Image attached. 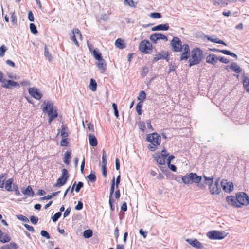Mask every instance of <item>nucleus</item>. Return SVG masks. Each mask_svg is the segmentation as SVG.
Returning <instances> with one entry per match:
<instances>
[{
	"label": "nucleus",
	"mask_w": 249,
	"mask_h": 249,
	"mask_svg": "<svg viewBox=\"0 0 249 249\" xmlns=\"http://www.w3.org/2000/svg\"><path fill=\"white\" fill-rule=\"evenodd\" d=\"M142 102H139L136 105V111H137L138 114L139 115H141L142 114Z\"/></svg>",
	"instance_id": "nucleus-38"
},
{
	"label": "nucleus",
	"mask_w": 249,
	"mask_h": 249,
	"mask_svg": "<svg viewBox=\"0 0 249 249\" xmlns=\"http://www.w3.org/2000/svg\"><path fill=\"white\" fill-rule=\"evenodd\" d=\"M87 178L91 182H94L96 180V177L93 173H91L87 176Z\"/></svg>",
	"instance_id": "nucleus-43"
},
{
	"label": "nucleus",
	"mask_w": 249,
	"mask_h": 249,
	"mask_svg": "<svg viewBox=\"0 0 249 249\" xmlns=\"http://www.w3.org/2000/svg\"><path fill=\"white\" fill-rule=\"evenodd\" d=\"M186 241L193 247L199 249H201L203 248V244L199 241H198L196 239H187L186 240Z\"/></svg>",
	"instance_id": "nucleus-16"
},
{
	"label": "nucleus",
	"mask_w": 249,
	"mask_h": 249,
	"mask_svg": "<svg viewBox=\"0 0 249 249\" xmlns=\"http://www.w3.org/2000/svg\"><path fill=\"white\" fill-rule=\"evenodd\" d=\"M139 50L144 54H150L152 52L153 46L148 40L144 39L140 42Z\"/></svg>",
	"instance_id": "nucleus-8"
},
{
	"label": "nucleus",
	"mask_w": 249,
	"mask_h": 249,
	"mask_svg": "<svg viewBox=\"0 0 249 249\" xmlns=\"http://www.w3.org/2000/svg\"><path fill=\"white\" fill-rule=\"evenodd\" d=\"M112 107L114 110V115L116 117V118H118L119 117V112L117 109V105L115 103H113Z\"/></svg>",
	"instance_id": "nucleus-51"
},
{
	"label": "nucleus",
	"mask_w": 249,
	"mask_h": 249,
	"mask_svg": "<svg viewBox=\"0 0 249 249\" xmlns=\"http://www.w3.org/2000/svg\"><path fill=\"white\" fill-rule=\"evenodd\" d=\"M69 143L67 138H63L60 142V144L62 146H67Z\"/></svg>",
	"instance_id": "nucleus-50"
},
{
	"label": "nucleus",
	"mask_w": 249,
	"mask_h": 249,
	"mask_svg": "<svg viewBox=\"0 0 249 249\" xmlns=\"http://www.w3.org/2000/svg\"><path fill=\"white\" fill-rule=\"evenodd\" d=\"M30 220L33 224H36L38 222V219L37 217L32 216L30 217Z\"/></svg>",
	"instance_id": "nucleus-60"
},
{
	"label": "nucleus",
	"mask_w": 249,
	"mask_h": 249,
	"mask_svg": "<svg viewBox=\"0 0 249 249\" xmlns=\"http://www.w3.org/2000/svg\"><path fill=\"white\" fill-rule=\"evenodd\" d=\"M41 108L44 113H47L49 124L58 117L57 110L54 107L53 103L51 101H44L41 106Z\"/></svg>",
	"instance_id": "nucleus-3"
},
{
	"label": "nucleus",
	"mask_w": 249,
	"mask_h": 249,
	"mask_svg": "<svg viewBox=\"0 0 249 249\" xmlns=\"http://www.w3.org/2000/svg\"><path fill=\"white\" fill-rule=\"evenodd\" d=\"M149 69L146 66L143 67L142 68V70L141 71V75L142 77L145 76L147 73H148Z\"/></svg>",
	"instance_id": "nucleus-45"
},
{
	"label": "nucleus",
	"mask_w": 249,
	"mask_h": 249,
	"mask_svg": "<svg viewBox=\"0 0 249 249\" xmlns=\"http://www.w3.org/2000/svg\"><path fill=\"white\" fill-rule=\"evenodd\" d=\"M30 29L31 32L32 33L36 34L37 33V29L36 27V26L34 24H33V23L30 24Z\"/></svg>",
	"instance_id": "nucleus-48"
},
{
	"label": "nucleus",
	"mask_w": 249,
	"mask_h": 249,
	"mask_svg": "<svg viewBox=\"0 0 249 249\" xmlns=\"http://www.w3.org/2000/svg\"><path fill=\"white\" fill-rule=\"evenodd\" d=\"M158 36H159V40L160 39L164 40L166 41L168 40V38H167V36L163 34L158 33Z\"/></svg>",
	"instance_id": "nucleus-58"
},
{
	"label": "nucleus",
	"mask_w": 249,
	"mask_h": 249,
	"mask_svg": "<svg viewBox=\"0 0 249 249\" xmlns=\"http://www.w3.org/2000/svg\"><path fill=\"white\" fill-rule=\"evenodd\" d=\"M96 65L102 73L105 72L107 68V64L104 59L102 58L99 60H97V62H96Z\"/></svg>",
	"instance_id": "nucleus-18"
},
{
	"label": "nucleus",
	"mask_w": 249,
	"mask_h": 249,
	"mask_svg": "<svg viewBox=\"0 0 249 249\" xmlns=\"http://www.w3.org/2000/svg\"><path fill=\"white\" fill-rule=\"evenodd\" d=\"M41 235L42 236L45 237L47 239L50 238V236L49 234L46 231L42 230L41 231Z\"/></svg>",
	"instance_id": "nucleus-56"
},
{
	"label": "nucleus",
	"mask_w": 249,
	"mask_h": 249,
	"mask_svg": "<svg viewBox=\"0 0 249 249\" xmlns=\"http://www.w3.org/2000/svg\"><path fill=\"white\" fill-rule=\"evenodd\" d=\"M61 136L62 138H67L68 136V129L65 125H62Z\"/></svg>",
	"instance_id": "nucleus-26"
},
{
	"label": "nucleus",
	"mask_w": 249,
	"mask_h": 249,
	"mask_svg": "<svg viewBox=\"0 0 249 249\" xmlns=\"http://www.w3.org/2000/svg\"><path fill=\"white\" fill-rule=\"evenodd\" d=\"M226 199L229 205L235 208H240L249 204V196L245 193L242 192L236 193L235 196H228Z\"/></svg>",
	"instance_id": "nucleus-2"
},
{
	"label": "nucleus",
	"mask_w": 249,
	"mask_h": 249,
	"mask_svg": "<svg viewBox=\"0 0 249 249\" xmlns=\"http://www.w3.org/2000/svg\"><path fill=\"white\" fill-rule=\"evenodd\" d=\"M11 21L12 22L14 23V24H16L17 23V17L15 14L14 12L12 13V15H11Z\"/></svg>",
	"instance_id": "nucleus-61"
},
{
	"label": "nucleus",
	"mask_w": 249,
	"mask_h": 249,
	"mask_svg": "<svg viewBox=\"0 0 249 249\" xmlns=\"http://www.w3.org/2000/svg\"><path fill=\"white\" fill-rule=\"evenodd\" d=\"M115 44L116 47L119 48L120 49H123L126 47V44L124 40L121 38H118L115 41Z\"/></svg>",
	"instance_id": "nucleus-21"
},
{
	"label": "nucleus",
	"mask_w": 249,
	"mask_h": 249,
	"mask_svg": "<svg viewBox=\"0 0 249 249\" xmlns=\"http://www.w3.org/2000/svg\"><path fill=\"white\" fill-rule=\"evenodd\" d=\"M243 87L246 90L249 86V78L244 77L243 79Z\"/></svg>",
	"instance_id": "nucleus-39"
},
{
	"label": "nucleus",
	"mask_w": 249,
	"mask_h": 249,
	"mask_svg": "<svg viewBox=\"0 0 249 249\" xmlns=\"http://www.w3.org/2000/svg\"><path fill=\"white\" fill-rule=\"evenodd\" d=\"M146 98V94L145 92L143 90L141 91L139 93V96L138 97V99L139 100L142 101V102Z\"/></svg>",
	"instance_id": "nucleus-44"
},
{
	"label": "nucleus",
	"mask_w": 249,
	"mask_h": 249,
	"mask_svg": "<svg viewBox=\"0 0 249 249\" xmlns=\"http://www.w3.org/2000/svg\"><path fill=\"white\" fill-rule=\"evenodd\" d=\"M139 128L143 132L145 131V125L143 122L140 121L138 123Z\"/></svg>",
	"instance_id": "nucleus-41"
},
{
	"label": "nucleus",
	"mask_w": 249,
	"mask_h": 249,
	"mask_svg": "<svg viewBox=\"0 0 249 249\" xmlns=\"http://www.w3.org/2000/svg\"><path fill=\"white\" fill-rule=\"evenodd\" d=\"M62 213L61 212H57L52 217V220L53 222H56L61 216Z\"/></svg>",
	"instance_id": "nucleus-49"
},
{
	"label": "nucleus",
	"mask_w": 249,
	"mask_h": 249,
	"mask_svg": "<svg viewBox=\"0 0 249 249\" xmlns=\"http://www.w3.org/2000/svg\"><path fill=\"white\" fill-rule=\"evenodd\" d=\"M13 191L15 192V194L17 196L20 195V192L19 191L18 186L17 185L13 184Z\"/></svg>",
	"instance_id": "nucleus-57"
},
{
	"label": "nucleus",
	"mask_w": 249,
	"mask_h": 249,
	"mask_svg": "<svg viewBox=\"0 0 249 249\" xmlns=\"http://www.w3.org/2000/svg\"><path fill=\"white\" fill-rule=\"evenodd\" d=\"M83 208V203L81 201L78 202L77 205L75 206V209L77 210H80Z\"/></svg>",
	"instance_id": "nucleus-64"
},
{
	"label": "nucleus",
	"mask_w": 249,
	"mask_h": 249,
	"mask_svg": "<svg viewBox=\"0 0 249 249\" xmlns=\"http://www.w3.org/2000/svg\"><path fill=\"white\" fill-rule=\"evenodd\" d=\"M207 236L210 239H222L225 237L222 232L213 231L207 233Z\"/></svg>",
	"instance_id": "nucleus-13"
},
{
	"label": "nucleus",
	"mask_w": 249,
	"mask_h": 249,
	"mask_svg": "<svg viewBox=\"0 0 249 249\" xmlns=\"http://www.w3.org/2000/svg\"><path fill=\"white\" fill-rule=\"evenodd\" d=\"M71 40L77 46H79V44L77 40L78 38L79 40H82V36L80 30L77 28H75L72 30V34L71 35Z\"/></svg>",
	"instance_id": "nucleus-10"
},
{
	"label": "nucleus",
	"mask_w": 249,
	"mask_h": 249,
	"mask_svg": "<svg viewBox=\"0 0 249 249\" xmlns=\"http://www.w3.org/2000/svg\"><path fill=\"white\" fill-rule=\"evenodd\" d=\"M169 26L168 23L160 24L152 28V31H167L169 29Z\"/></svg>",
	"instance_id": "nucleus-20"
},
{
	"label": "nucleus",
	"mask_w": 249,
	"mask_h": 249,
	"mask_svg": "<svg viewBox=\"0 0 249 249\" xmlns=\"http://www.w3.org/2000/svg\"><path fill=\"white\" fill-rule=\"evenodd\" d=\"M182 180L184 183L187 184H191L193 182L198 183L202 180V177L198 176L196 173H190L182 176Z\"/></svg>",
	"instance_id": "nucleus-7"
},
{
	"label": "nucleus",
	"mask_w": 249,
	"mask_h": 249,
	"mask_svg": "<svg viewBox=\"0 0 249 249\" xmlns=\"http://www.w3.org/2000/svg\"><path fill=\"white\" fill-rule=\"evenodd\" d=\"M69 177L68 170L64 168L62 170V175L57 180V182L54 184L55 187H61L64 185L67 182Z\"/></svg>",
	"instance_id": "nucleus-9"
},
{
	"label": "nucleus",
	"mask_w": 249,
	"mask_h": 249,
	"mask_svg": "<svg viewBox=\"0 0 249 249\" xmlns=\"http://www.w3.org/2000/svg\"><path fill=\"white\" fill-rule=\"evenodd\" d=\"M115 184V177H114L112 180L111 181V187H110V192L109 198H112V195L114 192Z\"/></svg>",
	"instance_id": "nucleus-40"
},
{
	"label": "nucleus",
	"mask_w": 249,
	"mask_h": 249,
	"mask_svg": "<svg viewBox=\"0 0 249 249\" xmlns=\"http://www.w3.org/2000/svg\"><path fill=\"white\" fill-rule=\"evenodd\" d=\"M102 166H107V156L106 153L104 150L103 151L102 157Z\"/></svg>",
	"instance_id": "nucleus-42"
},
{
	"label": "nucleus",
	"mask_w": 249,
	"mask_h": 249,
	"mask_svg": "<svg viewBox=\"0 0 249 249\" xmlns=\"http://www.w3.org/2000/svg\"><path fill=\"white\" fill-rule=\"evenodd\" d=\"M231 68L235 72L239 73L241 72V69L238 66L236 63L233 62L231 64Z\"/></svg>",
	"instance_id": "nucleus-28"
},
{
	"label": "nucleus",
	"mask_w": 249,
	"mask_h": 249,
	"mask_svg": "<svg viewBox=\"0 0 249 249\" xmlns=\"http://www.w3.org/2000/svg\"><path fill=\"white\" fill-rule=\"evenodd\" d=\"M150 39L153 43H156L157 41L159 40L158 33L152 34L150 36Z\"/></svg>",
	"instance_id": "nucleus-35"
},
{
	"label": "nucleus",
	"mask_w": 249,
	"mask_h": 249,
	"mask_svg": "<svg viewBox=\"0 0 249 249\" xmlns=\"http://www.w3.org/2000/svg\"><path fill=\"white\" fill-rule=\"evenodd\" d=\"M92 231L90 229L85 230L83 233V236L85 238H89L91 237L92 236Z\"/></svg>",
	"instance_id": "nucleus-33"
},
{
	"label": "nucleus",
	"mask_w": 249,
	"mask_h": 249,
	"mask_svg": "<svg viewBox=\"0 0 249 249\" xmlns=\"http://www.w3.org/2000/svg\"><path fill=\"white\" fill-rule=\"evenodd\" d=\"M92 54L97 60H99L100 59L102 58L101 53L97 49H94L92 51Z\"/></svg>",
	"instance_id": "nucleus-29"
},
{
	"label": "nucleus",
	"mask_w": 249,
	"mask_h": 249,
	"mask_svg": "<svg viewBox=\"0 0 249 249\" xmlns=\"http://www.w3.org/2000/svg\"><path fill=\"white\" fill-rule=\"evenodd\" d=\"M213 51H217L222 53L229 55L231 52L226 50H219V49H213Z\"/></svg>",
	"instance_id": "nucleus-54"
},
{
	"label": "nucleus",
	"mask_w": 249,
	"mask_h": 249,
	"mask_svg": "<svg viewBox=\"0 0 249 249\" xmlns=\"http://www.w3.org/2000/svg\"><path fill=\"white\" fill-rule=\"evenodd\" d=\"M160 59H165L168 61L169 54L167 52L161 51L160 53H157L153 58L152 63H154Z\"/></svg>",
	"instance_id": "nucleus-12"
},
{
	"label": "nucleus",
	"mask_w": 249,
	"mask_h": 249,
	"mask_svg": "<svg viewBox=\"0 0 249 249\" xmlns=\"http://www.w3.org/2000/svg\"><path fill=\"white\" fill-rule=\"evenodd\" d=\"M28 18V19L30 21H33L34 20V15L31 11H29Z\"/></svg>",
	"instance_id": "nucleus-59"
},
{
	"label": "nucleus",
	"mask_w": 249,
	"mask_h": 249,
	"mask_svg": "<svg viewBox=\"0 0 249 249\" xmlns=\"http://www.w3.org/2000/svg\"><path fill=\"white\" fill-rule=\"evenodd\" d=\"M124 4H127L132 7H136V6L133 0H124Z\"/></svg>",
	"instance_id": "nucleus-46"
},
{
	"label": "nucleus",
	"mask_w": 249,
	"mask_h": 249,
	"mask_svg": "<svg viewBox=\"0 0 249 249\" xmlns=\"http://www.w3.org/2000/svg\"><path fill=\"white\" fill-rule=\"evenodd\" d=\"M169 153L167 152V150L165 149H163L161 151V156H163V157L165 158L166 159L168 156Z\"/></svg>",
	"instance_id": "nucleus-62"
},
{
	"label": "nucleus",
	"mask_w": 249,
	"mask_h": 249,
	"mask_svg": "<svg viewBox=\"0 0 249 249\" xmlns=\"http://www.w3.org/2000/svg\"><path fill=\"white\" fill-rule=\"evenodd\" d=\"M6 51V47L4 45H2L0 48V56L3 57Z\"/></svg>",
	"instance_id": "nucleus-47"
},
{
	"label": "nucleus",
	"mask_w": 249,
	"mask_h": 249,
	"mask_svg": "<svg viewBox=\"0 0 249 249\" xmlns=\"http://www.w3.org/2000/svg\"><path fill=\"white\" fill-rule=\"evenodd\" d=\"M83 183L82 182H79L78 184L76 185L75 188V192L78 193L79 192L80 189L83 187Z\"/></svg>",
	"instance_id": "nucleus-55"
},
{
	"label": "nucleus",
	"mask_w": 249,
	"mask_h": 249,
	"mask_svg": "<svg viewBox=\"0 0 249 249\" xmlns=\"http://www.w3.org/2000/svg\"><path fill=\"white\" fill-rule=\"evenodd\" d=\"M204 178L205 184L209 185V190L211 193L213 195L218 194L221 191V189L219 186L218 181L213 183V177H207L204 176Z\"/></svg>",
	"instance_id": "nucleus-6"
},
{
	"label": "nucleus",
	"mask_w": 249,
	"mask_h": 249,
	"mask_svg": "<svg viewBox=\"0 0 249 249\" xmlns=\"http://www.w3.org/2000/svg\"><path fill=\"white\" fill-rule=\"evenodd\" d=\"M24 226L26 228V229L28 230L29 231H31V232L34 231V229L33 226H30L28 224H24Z\"/></svg>",
	"instance_id": "nucleus-63"
},
{
	"label": "nucleus",
	"mask_w": 249,
	"mask_h": 249,
	"mask_svg": "<svg viewBox=\"0 0 249 249\" xmlns=\"http://www.w3.org/2000/svg\"><path fill=\"white\" fill-rule=\"evenodd\" d=\"M208 40L210 41H211V42H212L222 44V45H224L225 46L227 45L226 44V43L223 40H221L219 39L218 38H213L211 37H208Z\"/></svg>",
	"instance_id": "nucleus-31"
},
{
	"label": "nucleus",
	"mask_w": 249,
	"mask_h": 249,
	"mask_svg": "<svg viewBox=\"0 0 249 249\" xmlns=\"http://www.w3.org/2000/svg\"><path fill=\"white\" fill-rule=\"evenodd\" d=\"M171 46L174 52H181L180 61L187 60L190 56V50L188 44L182 45L180 39L177 37H174L171 41Z\"/></svg>",
	"instance_id": "nucleus-1"
},
{
	"label": "nucleus",
	"mask_w": 249,
	"mask_h": 249,
	"mask_svg": "<svg viewBox=\"0 0 249 249\" xmlns=\"http://www.w3.org/2000/svg\"><path fill=\"white\" fill-rule=\"evenodd\" d=\"M218 60L224 64H228L230 62L229 59L222 56L218 57Z\"/></svg>",
	"instance_id": "nucleus-53"
},
{
	"label": "nucleus",
	"mask_w": 249,
	"mask_h": 249,
	"mask_svg": "<svg viewBox=\"0 0 249 249\" xmlns=\"http://www.w3.org/2000/svg\"><path fill=\"white\" fill-rule=\"evenodd\" d=\"M14 180L12 178L8 179L6 181L5 185V189L8 192H12L13 187H12V185L13 183Z\"/></svg>",
	"instance_id": "nucleus-23"
},
{
	"label": "nucleus",
	"mask_w": 249,
	"mask_h": 249,
	"mask_svg": "<svg viewBox=\"0 0 249 249\" xmlns=\"http://www.w3.org/2000/svg\"><path fill=\"white\" fill-rule=\"evenodd\" d=\"M151 17L154 18H160L161 17V15L160 13H152L150 15Z\"/></svg>",
	"instance_id": "nucleus-52"
},
{
	"label": "nucleus",
	"mask_w": 249,
	"mask_h": 249,
	"mask_svg": "<svg viewBox=\"0 0 249 249\" xmlns=\"http://www.w3.org/2000/svg\"><path fill=\"white\" fill-rule=\"evenodd\" d=\"M22 193L25 195H29L31 196H33L34 195V192L33 191L31 186H28L26 189H22Z\"/></svg>",
	"instance_id": "nucleus-24"
},
{
	"label": "nucleus",
	"mask_w": 249,
	"mask_h": 249,
	"mask_svg": "<svg viewBox=\"0 0 249 249\" xmlns=\"http://www.w3.org/2000/svg\"><path fill=\"white\" fill-rule=\"evenodd\" d=\"M17 248H18V246L14 243H11L10 244L6 245L2 248L3 249H15Z\"/></svg>",
	"instance_id": "nucleus-34"
},
{
	"label": "nucleus",
	"mask_w": 249,
	"mask_h": 249,
	"mask_svg": "<svg viewBox=\"0 0 249 249\" xmlns=\"http://www.w3.org/2000/svg\"><path fill=\"white\" fill-rule=\"evenodd\" d=\"M71 151H67L65 153L64 162L67 165H69L70 164V159L71 158Z\"/></svg>",
	"instance_id": "nucleus-25"
},
{
	"label": "nucleus",
	"mask_w": 249,
	"mask_h": 249,
	"mask_svg": "<svg viewBox=\"0 0 249 249\" xmlns=\"http://www.w3.org/2000/svg\"><path fill=\"white\" fill-rule=\"evenodd\" d=\"M89 88L92 91H95L97 89V83L93 79H91L90 81V84Z\"/></svg>",
	"instance_id": "nucleus-30"
},
{
	"label": "nucleus",
	"mask_w": 249,
	"mask_h": 249,
	"mask_svg": "<svg viewBox=\"0 0 249 249\" xmlns=\"http://www.w3.org/2000/svg\"><path fill=\"white\" fill-rule=\"evenodd\" d=\"M7 174L6 173H2L0 175V188H3L4 187V181L6 179Z\"/></svg>",
	"instance_id": "nucleus-32"
},
{
	"label": "nucleus",
	"mask_w": 249,
	"mask_h": 249,
	"mask_svg": "<svg viewBox=\"0 0 249 249\" xmlns=\"http://www.w3.org/2000/svg\"><path fill=\"white\" fill-rule=\"evenodd\" d=\"M221 185L224 191L230 193L234 189V185L232 182L227 179H222L221 181Z\"/></svg>",
	"instance_id": "nucleus-11"
},
{
	"label": "nucleus",
	"mask_w": 249,
	"mask_h": 249,
	"mask_svg": "<svg viewBox=\"0 0 249 249\" xmlns=\"http://www.w3.org/2000/svg\"><path fill=\"white\" fill-rule=\"evenodd\" d=\"M190 55L189 67L199 64L204 58L203 51L198 47L194 48L190 52Z\"/></svg>",
	"instance_id": "nucleus-4"
},
{
	"label": "nucleus",
	"mask_w": 249,
	"mask_h": 249,
	"mask_svg": "<svg viewBox=\"0 0 249 249\" xmlns=\"http://www.w3.org/2000/svg\"><path fill=\"white\" fill-rule=\"evenodd\" d=\"M153 157L158 164L160 165H164L165 164L166 158L160 155L159 154L156 153L153 156Z\"/></svg>",
	"instance_id": "nucleus-19"
},
{
	"label": "nucleus",
	"mask_w": 249,
	"mask_h": 249,
	"mask_svg": "<svg viewBox=\"0 0 249 249\" xmlns=\"http://www.w3.org/2000/svg\"><path fill=\"white\" fill-rule=\"evenodd\" d=\"M146 141L150 142L148 148L151 151H154L161 143V137L157 132H153L147 135Z\"/></svg>",
	"instance_id": "nucleus-5"
},
{
	"label": "nucleus",
	"mask_w": 249,
	"mask_h": 249,
	"mask_svg": "<svg viewBox=\"0 0 249 249\" xmlns=\"http://www.w3.org/2000/svg\"><path fill=\"white\" fill-rule=\"evenodd\" d=\"M28 92L30 95L36 100H40L42 97V94L39 92V89L36 88L32 87L28 89Z\"/></svg>",
	"instance_id": "nucleus-14"
},
{
	"label": "nucleus",
	"mask_w": 249,
	"mask_h": 249,
	"mask_svg": "<svg viewBox=\"0 0 249 249\" xmlns=\"http://www.w3.org/2000/svg\"><path fill=\"white\" fill-rule=\"evenodd\" d=\"M2 83V87L8 89H12L13 87L19 88L20 87V84L18 83L11 80H5L4 79Z\"/></svg>",
	"instance_id": "nucleus-15"
},
{
	"label": "nucleus",
	"mask_w": 249,
	"mask_h": 249,
	"mask_svg": "<svg viewBox=\"0 0 249 249\" xmlns=\"http://www.w3.org/2000/svg\"><path fill=\"white\" fill-rule=\"evenodd\" d=\"M218 61V57H217L214 54H210L207 56L206 58V61L207 63L216 65Z\"/></svg>",
	"instance_id": "nucleus-17"
},
{
	"label": "nucleus",
	"mask_w": 249,
	"mask_h": 249,
	"mask_svg": "<svg viewBox=\"0 0 249 249\" xmlns=\"http://www.w3.org/2000/svg\"><path fill=\"white\" fill-rule=\"evenodd\" d=\"M60 191H57L53 193L51 195H48L46 196H45L44 197H42L41 199L42 200H46V199H51L53 197L56 196L59 193H60Z\"/></svg>",
	"instance_id": "nucleus-37"
},
{
	"label": "nucleus",
	"mask_w": 249,
	"mask_h": 249,
	"mask_svg": "<svg viewBox=\"0 0 249 249\" xmlns=\"http://www.w3.org/2000/svg\"><path fill=\"white\" fill-rule=\"evenodd\" d=\"M44 50H45V52H44L45 56L48 59V60L50 62H51L53 58H52V55L50 54L49 51H48V49L46 46H45Z\"/></svg>",
	"instance_id": "nucleus-36"
},
{
	"label": "nucleus",
	"mask_w": 249,
	"mask_h": 249,
	"mask_svg": "<svg viewBox=\"0 0 249 249\" xmlns=\"http://www.w3.org/2000/svg\"><path fill=\"white\" fill-rule=\"evenodd\" d=\"M10 240V237L7 234L3 235V233L2 232L0 233V242L2 243H6L9 242Z\"/></svg>",
	"instance_id": "nucleus-27"
},
{
	"label": "nucleus",
	"mask_w": 249,
	"mask_h": 249,
	"mask_svg": "<svg viewBox=\"0 0 249 249\" xmlns=\"http://www.w3.org/2000/svg\"><path fill=\"white\" fill-rule=\"evenodd\" d=\"M89 140L91 146L95 147L97 145L98 142L95 136L92 134H90L89 136Z\"/></svg>",
	"instance_id": "nucleus-22"
}]
</instances>
